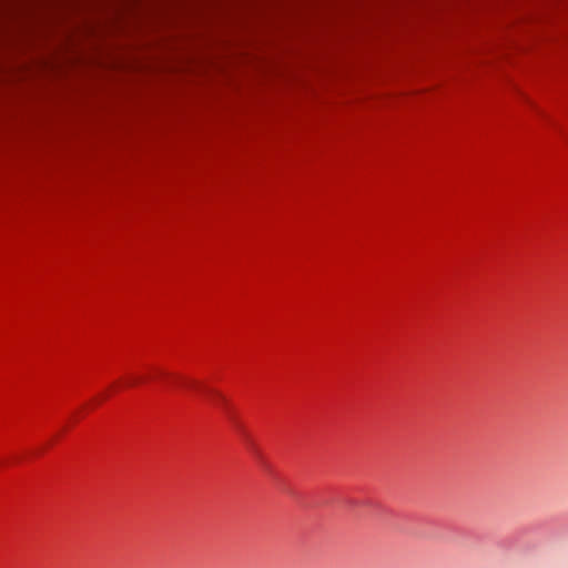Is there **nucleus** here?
Listing matches in <instances>:
<instances>
[{
	"label": "nucleus",
	"mask_w": 568,
	"mask_h": 568,
	"mask_svg": "<svg viewBox=\"0 0 568 568\" xmlns=\"http://www.w3.org/2000/svg\"><path fill=\"white\" fill-rule=\"evenodd\" d=\"M211 394H213L214 396H216V398L220 400V404H223L225 407L227 406V400L225 399V397L219 393L217 390H211Z\"/></svg>",
	"instance_id": "f257e3e1"
},
{
	"label": "nucleus",
	"mask_w": 568,
	"mask_h": 568,
	"mask_svg": "<svg viewBox=\"0 0 568 568\" xmlns=\"http://www.w3.org/2000/svg\"><path fill=\"white\" fill-rule=\"evenodd\" d=\"M142 381L141 377L139 376H132L130 379H129V385H135L138 383H140Z\"/></svg>",
	"instance_id": "f03ea898"
}]
</instances>
